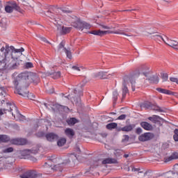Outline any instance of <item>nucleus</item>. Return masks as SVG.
Segmentation results:
<instances>
[{
	"label": "nucleus",
	"instance_id": "nucleus-64",
	"mask_svg": "<svg viewBox=\"0 0 178 178\" xmlns=\"http://www.w3.org/2000/svg\"><path fill=\"white\" fill-rule=\"evenodd\" d=\"M47 13H49V11H47Z\"/></svg>",
	"mask_w": 178,
	"mask_h": 178
},
{
	"label": "nucleus",
	"instance_id": "nucleus-26",
	"mask_svg": "<svg viewBox=\"0 0 178 178\" xmlns=\"http://www.w3.org/2000/svg\"><path fill=\"white\" fill-rule=\"evenodd\" d=\"M156 91L161 92V94H166L167 95H172V91L161 88H157Z\"/></svg>",
	"mask_w": 178,
	"mask_h": 178
},
{
	"label": "nucleus",
	"instance_id": "nucleus-46",
	"mask_svg": "<svg viewBox=\"0 0 178 178\" xmlns=\"http://www.w3.org/2000/svg\"><path fill=\"white\" fill-rule=\"evenodd\" d=\"M33 63H26L25 64L26 69H30V68L33 67Z\"/></svg>",
	"mask_w": 178,
	"mask_h": 178
},
{
	"label": "nucleus",
	"instance_id": "nucleus-9",
	"mask_svg": "<svg viewBox=\"0 0 178 178\" xmlns=\"http://www.w3.org/2000/svg\"><path fill=\"white\" fill-rule=\"evenodd\" d=\"M155 137V135L151 132H146L139 136L138 140L139 141H142L143 143H145V141H149V140H152Z\"/></svg>",
	"mask_w": 178,
	"mask_h": 178
},
{
	"label": "nucleus",
	"instance_id": "nucleus-54",
	"mask_svg": "<svg viewBox=\"0 0 178 178\" xmlns=\"http://www.w3.org/2000/svg\"><path fill=\"white\" fill-rule=\"evenodd\" d=\"M42 41H44V42H47V44H49V42L47 40V38H41Z\"/></svg>",
	"mask_w": 178,
	"mask_h": 178
},
{
	"label": "nucleus",
	"instance_id": "nucleus-24",
	"mask_svg": "<svg viewBox=\"0 0 178 178\" xmlns=\"http://www.w3.org/2000/svg\"><path fill=\"white\" fill-rule=\"evenodd\" d=\"M67 123L68 126H74L76 123H79V120L76 118H71L67 120Z\"/></svg>",
	"mask_w": 178,
	"mask_h": 178
},
{
	"label": "nucleus",
	"instance_id": "nucleus-17",
	"mask_svg": "<svg viewBox=\"0 0 178 178\" xmlns=\"http://www.w3.org/2000/svg\"><path fill=\"white\" fill-rule=\"evenodd\" d=\"M150 35L153 34V35L151 36L152 40H154V41H161V40H162V41H163V42H165V44H166V42L165 41V40L163 39V38L162 37V35H161L159 33H150Z\"/></svg>",
	"mask_w": 178,
	"mask_h": 178
},
{
	"label": "nucleus",
	"instance_id": "nucleus-31",
	"mask_svg": "<svg viewBox=\"0 0 178 178\" xmlns=\"http://www.w3.org/2000/svg\"><path fill=\"white\" fill-rule=\"evenodd\" d=\"M65 144H66V138H60L57 142V145H58V147H63Z\"/></svg>",
	"mask_w": 178,
	"mask_h": 178
},
{
	"label": "nucleus",
	"instance_id": "nucleus-28",
	"mask_svg": "<svg viewBox=\"0 0 178 178\" xmlns=\"http://www.w3.org/2000/svg\"><path fill=\"white\" fill-rule=\"evenodd\" d=\"M106 127L108 130H113V129H116L118 127V123H115V122L109 123L106 126Z\"/></svg>",
	"mask_w": 178,
	"mask_h": 178
},
{
	"label": "nucleus",
	"instance_id": "nucleus-27",
	"mask_svg": "<svg viewBox=\"0 0 178 178\" xmlns=\"http://www.w3.org/2000/svg\"><path fill=\"white\" fill-rule=\"evenodd\" d=\"M10 138L7 135H0V143H9Z\"/></svg>",
	"mask_w": 178,
	"mask_h": 178
},
{
	"label": "nucleus",
	"instance_id": "nucleus-58",
	"mask_svg": "<svg viewBox=\"0 0 178 178\" xmlns=\"http://www.w3.org/2000/svg\"><path fill=\"white\" fill-rule=\"evenodd\" d=\"M124 158H129V154H124Z\"/></svg>",
	"mask_w": 178,
	"mask_h": 178
},
{
	"label": "nucleus",
	"instance_id": "nucleus-2",
	"mask_svg": "<svg viewBox=\"0 0 178 178\" xmlns=\"http://www.w3.org/2000/svg\"><path fill=\"white\" fill-rule=\"evenodd\" d=\"M26 77H27L26 74H24L23 72L19 74L13 80V88L15 89V94L29 98L30 93L27 90V87H29V82L26 80Z\"/></svg>",
	"mask_w": 178,
	"mask_h": 178
},
{
	"label": "nucleus",
	"instance_id": "nucleus-39",
	"mask_svg": "<svg viewBox=\"0 0 178 178\" xmlns=\"http://www.w3.org/2000/svg\"><path fill=\"white\" fill-rule=\"evenodd\" d=\"M5 10L7 12V13H12L13 12V7L10 6H6L5 7Z\"/></svg>",
	"mask_w": 178,
	"mask_h": 178
},
{
	"label": "nucleus",
	"instance_id": "nucleus-63",
	"mask_svg": "<svg viewBox=\"0 0 178 178\" xmlns=\"http://www.w3.org/2000/svg\"><path fill=\"white\" fill-rule=\"evenodd\" d=\"M70 97V95H68L67 97V98H68L69 99V97Z\"/></svg>",
	"mask_w": 178,
	"mask_h": 178
},
{
	"label": "nucleus",
	"instance_id": "nucleus-21",
	"mask_svg": "<svg viewBox=\"0 0 178 178\" xmlns=\"http://www.w3.org/2000/svg\"><path fill=\"white\" fill-rule=\"evenodd\" d=\"M99 26H100V27H102V29H104V30H113V29L119 28V24H114L113 26H110L104 25L102 24H99Z\"/></svg>",
	"mask_w": 178,
	"mask_h": 178
},
{
	"label": "nucleus",
	"instance_id": "nucleus-60",
	"mask_svg": "<svg viewBox=\"0 0 178 178\" xmlns=\"http://www.w3.org/2000/svg\"><path fill=\"white\" fill-rule=\"evenodd\" d=\"M2 115H3V112H2V111H0V116H2Z\"/></svg>",
	"mask_w": 178,
	"mask_h": 178
},
{
	"label": "nucleus",
	"instance_id": "nucleus-3",
	"mask_svg": "<svg viewBox=\"0 0 178 178\" xmlns=\"http://www.w3.org/2000/svg\"><path fill=\"white\" fill-rule=\"evenodd\" d=\"M134 172L135 173L136 178H150L152 177V172L150 170H144L143 168H136L134 165H131L128 168V172Z\"/></svg>",
	"mask_w": 178,
	"mask_h": 178
},
{
	"label": "nucleus",
	"instance_id": "nucleus-38",
	"mask_svg": "<svg viewBox=\"0 0 178 178\" xmlns=\"http://www.w3.org/2000/svg\"><path fill=\"white\" fill-rule=\"evenodd\" d=\"M47 159L49 161V162H56L58 161V158H56V156H49L47 157Z\"/></svg>",
	"mask_w": 178,
	"mask_h": 178
},
{
	"label": "nucleus",
	"instance_id": "nucleus-15",
	"mask_svg": "<svg viewBox=\"0 0 178 178\" xmlns=\"http://www.w3.org/2000/svg\"><path fill=\"white\" fill-rule=\"evenodd\" d=\"M140 126L144 129V130H147V131H152V130H154V127H152V124L148 123L147 122H140Z\"/></svg>",
	"mask_w": 178,
	"mask_h": 178
},
{
	"label": "nucleus",
	"instance_id": "nucleus-20",
	"mask_svg": "<svg viewBox=\"0 0 178 178\" xmlns=\"http://www.w3.org/2000/svg\"><path fill=\"white\" fill-rule=\"evenodd\" d=\"M168 42L165 43L167 45L171 47V48H174V49H177V48H176V47H178L177 41L173 40L172 39H168Z\"/></svg>",
	"mask_w": 178,
	"mask_h": 178
},
{
	"label": "nucleus",
	"instance_id": "nucleus-56",
	"mask_svg": "<svg viewBox=\"0 0 178 178\" xmlns=\"http://www.w3.org/2000/svg\"><path fill=\"white\" fill-rule=\"evenodd\" d=\"M134 10H137V9L125 10H124V12H133Z\"/></svg>",
	"mask_w": 178,
	"mask_h": 178
},
{
	"label": "nucleus",
	"instance_id": "nucleus-4",
	"mask_svg": "<svg viewBox=\"0 0 178 178\" xmlns=\"http://www.w3.org/2000/svg\"><path fill=\"white\" fill-rule=\"evenodd\" d=\"M71 26L74 29H76V30H81V31H83L84 29H86V30H90V29H91V24L81 21V19L77 17L72 18Z\"/></svg>",
	"mask_w": 178,
	"mask_h": 178
},
{
	"label": "nucleus",
	"instance_id": "nucleus-47",
	"mask_svg": "<svg viewBox=\"0 0 178 178\" xmlns=\"http://www.w3.org/2000/svg\"><path fill=\"white\" fill-rule=\"evenodd\" d=\"M170 81H172V83H176L177 84H178V79L177 78H175V77H170Z\"/></svg>",
	"mask_w": 178,
	"mask_h": 178
},
{
	"label": "nucleus",
	"instance_id": "nucleus-6",
	"mask_svg": "<svg viewBox=\"0 0 178 178\" xmlns=\"http://www.w3.org/2000/svg\"><path fill=\"white\" fill-rule=\"evenodd\" d=\"M24 74L26 75L25 80L28 83V86H30V83H33V84H38L40 83V76L35 73H29V72H22Z\"/></svg>",
	"mask_w": 178,
	"mask_h": 178
},
{
	"label": "nucleus",
	"instance_id": "nucleus-36",
	"mask_svg": "<svg viewBox=\"0 0 178 178\" xmlns=\"http://www.w3.org/2000/svg\"><path fill=\"white\" fill-rule=\"evenodd\" d=\"M118 97H119V93H118V91L115 90L113 92V104H116V101H118Z\"/></svg>",
	"mask_w": 178,
	"mask_h": 178
},
{
	"label": "nucleus",
	"instance_id": "nucleus-51",
	"mask_svg": "<svg viewBox=\"0 0 178 178\" xmlns=\"http://www.w3.org/2000/svg\"><path fill=\"white\" fill-rule=\"evenodd\" d=\"M2 92H6V88L0 87V94H2Z\"/></svg>",
	"mask_w": 178,
	"mask_h": 178
},
{
	"label": "nucleus",
	"instance_id": "nucleus-5",
	"mask_svg": "<svg viewBox=\"0 0 178 178\" xmlns=\"http://www.w3.org/2000/svg\"><path fill=\"white\" fill-rule=\"evenodd\" d=\"M88 33L89 34H93V35H99V37H104V35H106V34H121L122 35H127V37L131 36L124 33L123 31L120 30H118V31L95 30L89 31Z\"/></svg>",
	"mask_w": 178,
	"mask_h": 178
},
{
	"label": "nucleus",
	"instance_id": "nucleus-23",
	"mask_svg": "<svg viewBox=\"0 0 178 178\" xmlns=\"http://www.w3.org/2000/svg\"><path fill=\"white\" fill-rule=\"evenodd\" d=\"M129 76H131L132 79H130L129 80V81H130L131 84V90L132 91H136V77L137 76H135L134 75H131V74H129Z\"/></svg>",
	"mask_w": 178,
	"mask_h": 178
},
{
	"label": "nucleus",
	"instance_id": "nucleus-48",
	"mask_svg": "<svg viewBox=\"0 0 178 178\" xmlns=\"http://www.w3.org/2000/svg\"><path fill=\"white\" fill-rule=\"evenodd\" d=\"M118 120H124L126 119V115L122 114L118 118Z\"/></svg>",
	"mask_w": 178,
	"mask_h": 178
},
{
	"label": "nucleus",
	"instance_id": "nucleus-11",
	"mask_svg": "<svg viewBox=\"0 0 178 178\" xmlns=\"http://www.w3.org/2000/svg\"><path fill=\"white\" fill-rule=\"evenodd\" d=\"M21 178H39L40 175L37 173V171L29 170L20 175Z\"/></svg>",
	"mask_w": 178,
	"mask_h": 178
},
{
	"label": "nucleus",
	"instance_id": "nucleus-42",
	"mask_svg": "<svg viewBox=\"0 0 178 178\" xmlns=\"http://www.w3.org/2000/svg\"><path fill=\"white\" fill-rule=\"evenodd\" d=\"M6 95V92H2L1 94H0V101H3V102H5Z\"/></svg>",
	"mask_w": 178,
	"mask_h": 178
},
{
	"label": "nucleus",
	"instance_id": "nucleus-44",
	"mask_svg": "<svg viewBox=\"0 0 178 178\" xmlns=\"http://www.w3.org/2000/svg\"><path fill=\"white\" fill-rule=\"evenodd\" d=\"M130 137L128 135H124L122 142V143H127L129 141Z\"/></svg>",
	"mask_w": 178,
	"mask_h": 178
},
{
	"label": "nucleus",
	"instance_id": "nucleus-29",
	"mask_svg": "<svg viewBox=\"0 0 178 178\" xmlns=\"http://www.w3.org/2000/svg\"><path fill=\"white\" fill-rule=\"evenodd\" d=\"M72 27L63 26L61 30L62 34H68V33H70V31H72Z\"/></svg>",
	"mask_w": 178,
	"mask_h": 178
},
{
	"label": "nucleus",
	"instance_id": "nucleus-59",
	"mask_svg": "<svg viewBox=\"0 0 178 178\" xmlns=\"http://www.w3.org/2000/svg\"><path fill=\"white\" fill-rule=\"evenodd\" d=\"M12 115L14 116V118H16V114H15L13 112H12Z\"/></svg>",
	"mask_w": 178,
	"mask_h": 178
},
{
	"label": "nucleus",
	"instance_id": "nucleus-8",
	"mask_svg": "<svg viewBox=\"0 0 178 178\" xmlns=\"http://www.w3.org/2000/svg\"><path fill=\"white\" fill-rule=\"evenodd\" d=\"M134 76L138 77L139 76H144L145 77H149V67L146 65H143L138 72H136Z\"/></svg>",
	"mask_w": 178,
	"mask_h": 178
},
{
	"label": "nucleus",
	"instance_id": "nucleus-14",
	"mask_svg": "<svg viewBox=\"0 0 178 178\" xmlns=\"http://www.w3.org/2000/svg\"><path fill=\"white\" fill-rule=\"evenodd\" d=\"M64 133L65 136L68 137V138H70V140H72V138H73V137H74L76 134V132L74 131V130L71 128L65 129Z\"/></svg>",
	"mask_w": 178,
	"mask_h": 178
},
{
	"label": "nucleus",
	"instance_id": "nucleus-13",
	"mask_svg": "<svg viewBox=\"0 0 178 178\" xmlns=\"http://www.w3.org/2000/svg\"><path fill=\"white\" fill-rule=\"evenodd\" d=\"M176 159H178V152H174L170 156L164 158V162L165 163H168V162H170V161H175Z\"/></svg>",
	"mask_w": 178,
	"mask_h": 178
},
{
	"label": "nucleus",
	"instance_id": "nucleus-19",
	"mask_svg": "<svg viewBox=\"0 0 178 178\" xmlns=\"http://www.w3.org/2000/svg\"><path fill=\"white\" fill-rule=\"evenodd\" d=\"M134 127H136V124H129V125H127L122 128H121L120 130H118L119 131H131L133 130V129H134Z\"/></svg>",
	"mask_w": 178,
	"mask_h": 178
},
{
	"label": "nucleus",
	"instance_id": "nucleus-18",
	"mask_svg": "<svg viewBox=\"0 0 178 178\" xmlns=\"http://www.w3.org/2000/svg\"><path fill=\"white\" fill-rule=\"evenodd\" d=\"M45 137H46L47 141H54L55 140H57L58 135H56L54 133H49V134H47L45 135Z\"/></svg>",
	"mask_w": 178,
	"mask_h": 178
},
{
	"label": "nucleus",
	"instance_id": "nucleus-41",
	"mask_svg": "<svg viewBox=\"0 0 178 178\" xmlns=\"http://www.w3.org/2000/svg\"><path fill=\"white\" fill-rule=\"evenodd\" d=\"M173 138L175 141H178V129H175L174 131Z\"/></svg>",
	"mask_w": 178,
	"mask_h": 178
},
{
	"label": "nucleus",
	"instance_id": "nucleus-53",
	"mask_svg": "<svg viewBox=\"0 0 178 178\" xmlns=\"http://www.w3.org/2000/svg\"><path fill=\"white\" fill-rule=\"evenodd\" d=\"M144 106L145 108H151L152 105H151V103H145Z\"/></svg>",
	"mask_w": 178,
	"mask_h": 178
},
{
	"label": "nucleus",
	"instance_id": "nucleus-34",
	"mask_svg": "<svg viewBox=\"0 0 178 178\" xmlns=\"http://www.w3.org/2000/svg\"><path fill=\"white\" fill-rule=\"evenodd\" d=\"M151 109H152V111H156L157 112H165V111L163 108L155 105H152L151 106Z\"/></svg>",
	"mask_w": 178,
	"mask_h": 178
},
{
	"label": "nucleus",
	"instance_id": "nucleus-49",
	"mask_svg": "<svg viewBox=\"0 0 178 178\" xmlns=\"http://www.w3.org/2000/svg\"><path fill=\"white\" fill-rule=\"evenodd\" d=\"M136 134H141L143 133V129L140 127H138L136 129Z\"/></svg>",
	"mask_w": 178,
	"mask_h": 178
},
{
	"label": "nucleus",
	"instance_id": "nucleus-37",
	"mask_svg": "<svg viewBox=\"0 0 178 178\" xmlns=\"http://www.w3.org/2000/svg\"><path fill=\"white\" fill-rule=\"evenodd\" d=\"M13 151H14L13 147H7L6 149H3L2 150V152H3V154H9L10 152H13Z\"/></svg>",
	"mask_w": 178,
	"mask_h": 178
},
{
	"label": "nucleus",
	"instance_id": "nucleus-32",
	"mask_svg": "<svg viewBox=\"0 0 178 178\" xmlns=\"http://www.w3.org/2000/svg\"><path fill=\"white\" fill-rule=\"evenodd\" d=\"M159 119H161V117L158 115H154V117H149L148 120H150V122H152V123H156L159 121Z\"/></svg>",
	"mask_w": 178,
	"mask_h": 178
},
{
	"label": "nucleus",
	"instance_id": "nucleus-43",
	"mask_svg": "<svg viewBox=\"0 0 178 178\" xmlns=\"http://www.w3.org/2000/svg\"><path fill=\"white\" fill-rule=\"evenodd\" d=\"M161 78L163 81H168V79L169 78V75L168 74H163L161 75Z\"/></svg>",
	"mask_w": 178,
	"mask_h": 178
},
{
	"label": "nucleus",
	"instance_id": "nucleus-12",
	"mask_svg": "<svg viewBox=\"0 0 178 178\" xmlns=\"http://www.w3.org/2000/svg\"><path fill=\"white\" fill-rule=\"evenodd\" d=\"M10 144L13 145H26L27 144V140L24 138H13L10 139Z\"/></svg>",
	"mask_w": 178,
	"mask_h": 178
},
{
	"label": "nucleus",
	"instance_id": "nucleus-55",
	"mask_svg": "<svg viewBox=\"0 0 178 178\" xmlns=\"http://www.w3.org/2000/svg\"><path fill=\"white\" fill-rule=\"evenodd\" d=\"M13 7L17 9V10L20 9V8L19 6H17V4H16V3L13 4Z\"/></svg>",
	"mask_w": 178,
	"mask_h": 178
},
{
	"label": "nucleus",
	"instance_id": "nucleus-35",
	"mask_svg": "<svg viewBox=\"0 0 178 178\" xmlns=\"http://www.w3.org/2000/svg\"><path fill=\"white\" fill-rule=\"evenodd\" d=\"M64 51L65 52L67 58H68V59H72V58L73 57L72 55V51H70V50H68L67 49H66V47H64Z\"/></svg>",
	"mask_w": 178,
	"mask_h": 178
},
{
	"label": "nucleus",
	"instance_id": "nucleus-1",
	"mask_svg": "<svg viewBox=\"0 0 178 178\" xmlns=\"http://www.w3.org/2000/svg\"><path fill=\"white\" fill-rule=\"evenodd\" d=\"M1 52L4 56V59L0 60V66L3 69H16L19 66L17 63V58L20 55H22V52H24V49L21 47L20 49H15V47L10 46L6 44L5 47H2L0 49Z\"/></svg>",
	"mask_w": 178,
	"mask_h": 178
},
{
	"label": "nucleus",
	"instance_id": "nucleus-7",
	"mask_svg": "<svg viewBox=\"0 0 178 178\" xmlns=\"http://www.w3.org/2000/svg\"><path fill=\"white\" fill-rule=\"evenodd\" d=\"M130 79H133V76H131V75H125L123 77L122 99H124V98H126L127 94L129 93V88H127L126 84L129 83V80H130Z\"/></svg>",
	"mask_w": 178,
	"mask_h": 178
},
{
	"label": "nucleus",
	"instance_id": "nucleus-10",
	"mask_svg": "<svg viewBox=\"0 0 178 178\" xmlns=\"http://www.w3.org/2000/svg\"><path fill=\"white\" fill-rule=\"evenodd\" d=\"M113 76V74H108L106 72H99L95 74H94L95 79H111Z\"/></svg>",
	"mask_w": 178,
	"mask_h": 178
},
{
	"label": "nucleus",
	"instance_id": "nucleus-52",
	"mask_svg": "<svg viewBox=\"0 0 178 178\" xmlns=\"http://www.w3.org/2000/svg\"><path fill=\"white\" fill-rule=\"evenodd\" d=\"M173 170H175V172L177 173V175H178V164H175L174 165Z\"/></svg>",
	"mask_w": 178,
	"mask_h": 178
},
{
	"label": "nucleus",
	"instance_id": "nucleus-25",
	"mask_svg": "<svg viewBox=\"0 0 178 178\" xmlns=\"http://www.w3.org/2000/svg\"><path fill=\"white\" fill-rule=\"evenodd\" d=\"M149 81L153 84H158L159 83V76L157 75L152 76L149 78Z\"/></svg>",
	"mask_w": 178,
	"mask_h": 178
},
{
	"label": "nucleus",
	"instance_id": "nucleus-57",
	"mask_svg": "<svg viewBox=\"0 0 178 178\" xmlns=\"http://www.w3.org/2000/svg\"><path fill=\"white\" fill-rule=\"evenodd\" d=\"M63 13H70V10H63Z\"/></svg>",
	"mask_w": 178,
	"mask_h": 178
},
{
	"label": "nucleus",
	"instance_id": "nucleus-40",
	"mask_svg": "<svg viewBox=\"0 0 178 178\" xmlns=\"http://www.w3.org/2000/svg\"><path fill=\"white\" fill-rule=\"evenodd\" d=\"M13 110H15L16 115H19V111H17V107H16V106H15V105H11V106L10 107V110H8V111L12 112V111H13Z\"/></svg>",
	"mask_w": 178,
	"mask_h": 178
},
{
	"label": "nucleus",
	"instance_id": "nucleus-61",
	"mask_svg": "<svg viewBox=\"0 0 178 178\" xmlns=\"http://www.w3.org/2000/svg\"><path fill=\"white\" fill-rule=\"evenodd\" d=\"M51 19H56V18L55 17V16H54V15H51Z\"/></svg>",
	"mask_w": 178,
	"mask_h": 178
},
{
	"label": "nucleus",
	"instance_id": "nucleus-33",
	"mask_svg": "<svg viewBox=\"0 0 178 178\" xmlns=\"http://www.w3.org/2000/svg\"><path fill=\"white\" fill-rule=\"evenodd\" d=\"M60 72H56L50 74V76L52 77V79H56L60 77Z\"/></svg>",
	"mask_w": 178,
	"mask_h": 178
},
{
	"label": "nucleus",
	"instance_id": "nucleus-30",
	"mask_svg": "<svg viewBox=\"0 0 178 178\" xmlns=\"http://www.w3.org/2000/svg\"><path fill=\"white\" fill-rule=\"evenodd\" d=\"M32 154H34V152L30 149H25L22 151V155L24 156H31Z\"/></svg>",
	"mask_w": 178,
	"mask_h": 178
},
{
	"label": "nucleus",
	"instance_id": "nucleus-45",
	"mask_svg": "<svg viewBox=\"0 0 178 178\" xmlns=\"http://www.w3.org/2000/svg\"><path fill=\"white\" fill-rule=\"evenodd\" d=\"M72 69L73 70H76L77 72H80V70H81L80 69H84V67H78L76 65H74V66L72 67Z\"/></svg>",
	"mask_w": 178,
	"mask_h": 178
},
{
	"label": "nucleus",
	"instance_id": "nucleus-62",
	"mask_svg": "<svg viewBox=\"0 0 178 178\" xmlns=\"http://www.w3.org/2000/svg\"><path fill=\"white\" fill-rule=\"evenodd\" d=\"M47 165H48V163H44V168H47Z\"/></svg>",
	"mask_w": 178,
	"mask_h": 178
},
{
	"label": "nucleus",
	"instance_id": "nucleus-16",
	"mask_svg": "<svg viewBox=\"0 0 178 178\" xmlns=\"http://www.w3.org/2000/svg\"><path fill=\"white\" fill-rule=\"evenodd\" d=\"M74 94H75V97H73V100L77 102V99H80V97H83V90H80L79 88H76L74 90Z\"/></svg>",
	"mask_w": 178,
	"mask_h": 178
},
{
	"label": "nucleus",
	"instance_id": "nucleus-22",
	"mask_svg": "<svg viewBox=\"0 0 178 178\" xmlns=\"http://www.w3.org/2000/svg\"><path fill=\"white\" fill-rule=\"evenodd\" d=\"M103 165H106L107 163H118V160L116 159L107 158L102 161Z\"/></svg>",
	"mask_w": 178,
	"mask_h": 178
},
{
	"label": "nucleus",
	"instance_id": "nucleus-50",
	"mask_svg": "<svg viewBox=\"0 0 178 178\" xmlns=\"http://www.w3.org/2000/svg\"><path fill=\"white\" fill-rule=\"evenodd\" d=\"M58 47H59V49H62V48H64V47H65V42H64V41H62V42L60 43Z\"/></svg>",
	"mask_w": 178,
	"mask_h": 178
}]
</instances>
